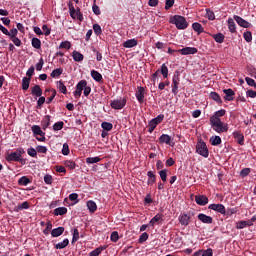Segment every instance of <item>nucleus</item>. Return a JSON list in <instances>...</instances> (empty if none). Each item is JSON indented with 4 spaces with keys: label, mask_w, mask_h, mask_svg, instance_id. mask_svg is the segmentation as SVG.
<instances>
[{
    "label": "nucleus",
    "mask_w": 256,
    "mask_h": 256,
    "mask_svg": "<svg viewBox=\"0 0 256 256\" xmlns=\"http://www.w3.org/2000/svg\"><path fill=\"white\" fill-rule=\"evenodd\" d=\"M223 93L225 94L224 99L225 101H233L235 98V91L233 89H224Z\"/></svg>",
    "instance_id": "obj_15"
},
{
    "label": "nucleus",
    "mask_w": 256,
    "mask_h": 256,
    "mask_svg": "<svg viewBox=\"0 0 256 256\" xmlns=\"http://www.w3.org/2000/svg\"><path fill=\"white\" fill-rule=\"evenodd\" d=\"M32 47L34 49H41V40L39 38H32Z\"/></svg>",
    "instance_id": "obj_43"
},
{
    "label": "nucleus",
    "mask_w": 256,
    "mask_h": 256,
    "mask_svg": "<svg viewBox=\"0 0 256 256\" xmlns=\"http://www.w3.org/2000/svg\"><path fill=\"white\" fill-rule=\"evenodd\" d=\"M59 49H67V50L71 49V42L69 41L61 42L59 45Z\"/></svg>",
    "instance_id": "obj_47"
},
{
    "label": "nucleus",
    "mask_w": 256,
    "mask_h": 256,
    "mask_svg": "<svg viewBox=\"0 0 256 256\" xmlns=\"http://www.w3.org/2000/svg\"><path fill=\"white\" fill-rule=\"evenodd\" d=\"M23 155H25V149L22 147H19L14 152H10L5 156V159L8 163H11L13 161L18 163H23Z\"/></svg>",
    "instance_id": "obj_1"
},
{
    "label": "nucleus",
    "mask_w": 256,
    "mask_h": 256,
    "mask_svg": "<svg viewBox=\"0 0 256 256\" xmlns=\"http://www.w3.org/2000/svg\"><path fill=\"white\" fill-rule=\"evenodd\" d=\"M249 173H251V168H243L240 171V177H247V175H249Z\"/></svg>",
    "instance_id": "obj_59"
},
{
    "label": "nucleus",
    "mask_w": 256,
    "mask_h": 256,
    "mask_svg": "<svg viewBox=\"0 0 256 256\" xmlns=\"http://www.w3.org/2000/svg\"><path fill=\"white\" fill-rule=\"evenodd\" d=\"M91 77L97 83H101L103 81V75H101V73H99L97 70H92L91 71Z\"/></svg>",
    "instance_id": "obj_20"
},
{
    "label": "nucleus",
    "mask_w": 256,
    "mask_h": 256,
    "mask_svg": "<svg viewBox=\"0 0 256 256\" xmlns=\"http://www.w3.org/2000/svg\"><path fill=\"white\" fill-rule=\"evenodd\" d=\"M234 139L237 140L238 145H244L245 144V136L241 134L240 132H234L233 133Z\"/></svg>",
    "instance_id": "obj_18"
},
{
    "label": "nucleus",
    "mask_w": 256,
    "mask_h": 256,
    "mask_svg": "<svg viewBox=\"0 0 256 256\" xmlns=\"http://www.w3.org/2000/svg\"><path fill=\"white\" fill-rule=\"evenodd\" d=\"M170 23H172L173 25H176V28L181 30L187 29V27H189V23H187V20L185 19V17L181 15H174L170 19Z\"/></svg>",
    "instance_id": "obj_3"
},
{
    "label": "nucleus",
    "mask_w": 256,
    "mask_h": 256,
    "mask_svg": "<svg viewBox=\"0 0 256 256\" xmlns=\"http://www.w3.org/2000/svg\"><path fill=\"white\" fill-rule=\"evenodd\" d=\"M31 95H33V97H41V95H43V90L41 89V86L35 85L34 87H32Z\"/></svg>",
    "instance_id": "obj_16"
},
{
    "label": "nucleus",
    "mask_w": 256,
    "mask_h": 256,
    "mask_svg": "<svg viewBox=\"0 0 256 256\" xmlns=\"http://www.w3.org/2000/svg\"><path fill=\"white\" fill-rule=\"evenodd\" d=\"M69 153H70L69 144L68 143H64L63 144V148H62V154L69 155Z\"/></svg>",
    "instance_id": "obj_62"
},
{
    "label": "nucleus",
    "mask_w": 256,
    "mask_h": 256,
    "mask_svg": "<svg viewBox=\"0 0 256 256\" xmlns=\"http://www.w3.org/2000/svg\"><path fill=\"white\" fill-rule=\"evenodd\" d=\"M125 105H127V99H125V98L112 100L110 102V107L112 109H116V110L123 109V107H125Z\"/></svg>",
    "instance_id": "obj_7"
},
{
    "label": "nucleus",
    "mask_w": 256,
    "mask_h": 256,
    "mask_svg": "<svg viewBox=\"0 0 256 256\" xmlns=\"http://www.w3.org/2000/svg\"><path fill=\"white\" fill-rule=\"evenodd\" d=\"M60 75H63V68H57V69H54L51 74H50V77H60Z\"/></svg>",
    "instance_id": "obj_40"
},
{
    "label": "nucleus",
    "mask_w": 256,
    "mask_h": 256,
    "mask_svg": "<svg viewBox=\"0 0 256 256\" xmlns=\"http://www.w3.org/2000/svg\"><path fill=\"white\" fill-rule=\"evenodd\" d=\"M237 208H228L227 210H226V213H225V215H229V216H231V215H235V213H237Z\"/></svg>",
    "instance_id": "obj_64"
},
{
    "label": "nucleus",
    "mask_w": 256,
    "mask_h": 256,
    "mask_svg": "<svg viewBox=\"0 0 256 256\" xmlns=\"http://www.w3.org/2000/svg\"><path fill=\"white\" fill-rule=\"evenodd\" d=\"M210 125L216 133H227L229 126L221 121V119L210 118Z\"/></svg>",
    "instance_id": "obj_2"
},
{
    "label": "nucleus",
    "mask_w": 256,
    "mask_h": 256,
    "mask_svg": "<svg viewBox=\"0 0 256 256\" xmlns=\"http://www.w3.org/2000/svg\"><path fill=\"white\" fill-rule=\"evenodd\" d=\"M31 131H32L34 137H37V135H40V136L45 135V132H43V130H41V127L39 125H33L31 127Z\"/></svg>",
    "instance_id": "obj_21"
},
{
    "label": "nucleus",
    "mask_w": 256,
    "mask_h": 256,
    "mask_svg": "<svg viewBox=\"0 0 256 256\" xmlns=\"http://www.w3.org/2000/svg\"><path fill=\"white\" fill-rule=\"evenodd\" d=\"M245 81L247 83V85H249L250 87H256V83L255 80L250 78V77H246Z\"/></svg>",
    "instance_id": "obj_60"
},
{
    "label": "nucleus",
    "mask_w": 256,
    "mask_h": 256,
    "mask_svg": "<svg viewBox=\"0 0 256 256\" xmlns=\"http://www.w3.org/2000/svg\"><path fill=\"white\" fill-rule=\"evenodd\" d=\"M174 5H175V0H166L165 10L169 11V9H171V7H173Z\"/></svg>",
    "instance_id": "obj_55"
},
{
    "label": "nucleus",
    "mask_w": 256,
    "mask_h": 256,
    "mask_svg": "<svg viewBox=\"0 0 256 256\" xmlns=\"http://www.w3.org/2000/svg\"><path fill=\"white\" fill-rule=\"evenodd\" d=\"M101 127L104 131H111V129H113V124L110 122H102Z\"/></svg>",
    "instance_id": "obj_44"
},
{
    "label": "nucleus",
    "mask_w": 256,
    "mask_h": 256,
    "mask_svg": "<svg viewBox=\"0 0 256 256\" xmlns=\"http://www.w3.org/2000/svg\"><path fill=\"white\" fill-rule=\"evenodd\" d=\"M159 141H160V143H165L166 145H171V136H169L168 134H162L159 137Z\"/></svg>",
    "instance_id": "obj_23"
},
{
    "label": "nucleus",
    "mask_w": 256,
    "mask_h": 256,
    "mask_svg": "<svg viewBox=\"0 0 256 256\" xmlns=\"http://www.w3.org/2000/svg\"><path fill=\"white\" fill-rule=\"evenodd\" d=\"M87 207L90 213H95L97 211V203H95L93 200H89L87 202Z\"/></svg>",
    "instance_id": "obj_24"
},
{
    "label": "nucleus",
    "mask_w": 256,
    "mask_h": 256,
    "mask_svg": "<svg viewBox=\"0 0 256 256\" xmlns=\"http://www.w3.org/2000/svg\"><path fill=\"white\" fill-rule=\"evenodd\" d=\"M63 125H65V123H63V121L56 122V123L53 125L54 131H61V129H63Z\"/></svg>",
    "instance_id": "obj_51"
},
{
    "label": "nucleus",
    "mask_w": 256,
    "mask_h": 256,
    "mask_svg": "<svg viewBox=\"0 0 256 256\" xmlns=\"http://www.w3.org/2000/svg\"><path fill=\"white\" fill-rule=\"evenodd\" d=\"M54 215L58 217V215H66L67 213V208L66 207H58L54 209Z\"/></svg>",
    "instance_id": "obj_29"
},
{
    "label": "nucleus",
    "mask_w": 256,
    "mask_h": 256,
    "mask_svg": "<svg viewBox=\"0 0 256 256\" xmlns=\"http://www.w3.org/2000/svg\"><path fill=\"white\" fill-rule=\"evenodd\" d=\"M77 241H79V230L76 228L73 232L72 243H77Z\"/></svg>",
    "instance_id": "obj_57"
},
{
    "label": "nucleus",
    "mask_w": 256,
    "mask_h": 256,
    "mask_svg": "<svg viewBox=\"0 0 256 256\" xmlns=\"http://www.w3.org/2000/svg\"><path fill=\"white\" fill-rule=\"evenodd\" d=\"M68 9H69V13H70V17L72 19H78V21H83V13H81V9L77 8L75 9V6H73V3H70L68 5Z\"/></svg>",
    "instance_id": "obj_5"
},
{
    "label": "nucleus",
    "mask_w": 256,
    "mask_h": 256,
    "mask_svg": "<svg viewBox=\"0 0 256 256\" xmlns=\"http://www.w3.org/2000/svg\"><path fill=\"white\" fill-rule=\"evenodd\" d=\"M147 175H148V181H147L148 185H153V183H155L156 181L155 173H153V171H148Z\"/></svg>",
    "instance_id": "obj_31"
},
{
    "label": "nucleus",
    "mask_w": 256,
    "mask_h": 256,
    "mask_svg": "<svg viewBox=\"0 0 256 256\" xmlns=\"http://www.w3.org/2000/svg\"><path fill=\"white\" fill-rule=\"evenodd\" d=\"M17 33H19L17 28H12L8 34L9 39H13V38L17 37Z\"/></svg>",
    "instance_id": "obj_58"
},
{
    "label": "nucleus",
    "mask_w": 256,
    "mask_h": 256,
    "mask_svg": "<svg viewBox=\"0 0 256 256\" xmlns=\"http://www.w3.org/2000/svg\"><path fill=\"white\" fill-rule=\"evenodd\" d=\"M69 245V239L65 238L62 242L55 245V249H65Z\"/></svg>",
    "instance_id": "obj_34"
},
{
    "label": "nucleus",
    "mask_w": 256,
    "mask_h": 256,
    "mask_svg": "<svg viewBox=\"0 0 256 256\" xmlns=\"http://www.w3.org/2000/svg\"><path fill=\"white\" fill-rule=\"evenodd\" d=\"M72 57L74 61H77V62H81L84 59L83 54H81L79 51H76V50L72 52Z\"/></svg>",
    "instance_id": "obj_25"
},
{
    "label": "nucleus",
    "mask_w": 256,
    "mask_h": 256,
    "mask_svg": "<svg viewBox=\"0 0 256 256\" xmlns=\"http://www.w3.org/2000/svg\"><path fill=\"white\" fill-rule=\"evenodd\" d=\"M65 233V227H58L51 230V237H61V234Z\"/></svg>",
    "instance_id": "obj_17"
},
{
    "label": "nucleus",
    "mask_w": 256,
    "mask_h": 256,
    "mask_svg": "<svg viewBox=\"0 0 256 256\" xmlns=\"http://www.w3.org/2000/svg\"><path fill=\"white\" fill-rule=\"evenodd\" d=\"M228 28L230 33H236L237 32V27L235 25V21H233L232 18L228 19Z\"/></svg>",
    "instance_id": "obj_27"
},
{
    "label": "nucleus",
    "mask_w": 256,
    "mask_h": 256,
    "mask_svg": "<svg viewBox=\"0 0 256 256\" xmlns=\"http://www.w3.org/2000/svg\"><path fill=\"white\" fill-rule=\"evenodd\" d=\"M160 178L165 183L167 181V169H163L159 171Z\"/></svg>",
    "instance_id": "obj_56"
},
{
    "label": "nucleus",
    "mask_w": 256,
    "mask_h": 256,
    "mask_svg": "<svg viewBox=\"0 0 256 256\" xmlns=\"http://www.w3.org/2000/svg\"><path fill=\"white\" fill-rule=\"evenodd\" d=\"M172 93L173 95L179 93V82H172Z\"/></svg>",
    "instance_id": "obj_53"
},
{
    "label": "nucleus",
    "mask_w": 256,
    "mask_h": 256,
    "mask_svg": "<svg viewBox=\"0 0 256 256\" xmlns=\"http://www.w3.org/2000/svg\"><path fill=\"white\" fill-rule=\"evenodd\" d=\"M29 85H31V78L24 77L22 79V89H23V91H27V89H29Z\"/></svg>",
    "instance_id": "obj_28"
},
{
    "label": "nucleus",
    "mask_w": 256,
    "mask_h": 256,
    "mask_svg": "<svg viewBox=\"0 0 256 256\" xmlns=\"http://www.w3.org/2000/svg\"><path fill=\"white\" fill-rule=\"evenodd\" d=\"M208 209H211V211H216V213H220L221 215H225L226 213L225 206L223 204H210Z\"/></svg>",
    "instance_id": "obj_9"
},
{
    "label": "nucleus",
    "mask_w": 256,
    "mask_h": 256,
    "mask_svg": "<svg viewBox=\"0 0 256 256\" xmlns=\"http://www.w3.org/2000/svg\"><path fill=\"white\" fill-rule=\"evenodd\" d=\"M163 219V216L161 214H157L150 220V225H155V223H159Z\"/></svg>",
    "instance_id": "obj_46"
},
{
    "label": "nucleus",
    "mask_w": 256,
    "mask_h": 256,
    "mask_svg": "<svg viewBox=\"0 0 256 256\" xmlns=\"http://www.w3.org/2000/svg\"><path fill=\"white\" fill-rule=\"evenodd\" d=\"M196 153L201 155V157H205L206 159L209 157V149L207 148V144L204 141H199L196 144Z\"/></svg>",
    "instance_id": "obj_4"
},
{
    "label": "nucleus",
    "mask_w": 256,
    "mask_h": 256,
    "mask_svg": "<svg viewBox=\"0 0 256 256\" xmlns=\"http://www.w3.org/2000/svg\"><path fill=\"white\" fill-rule=\"evenodd\" d=\"M105 251V247H98L89 253V256H99L100 253Z\"/></svg>",
    "instance_id": "obj_38"
},
{
    "label": "nucleus",
    "mask_w": 256,
    "mask_h": 256,
    "mask_svg": "<svg viewBox=\"0 0 256 256\" xmlns=\"http://www.w3.org/2000/svg\"><path fill=\"white\" fill-rule=\"evenodd\" d=\"M65 165H66V167H68L69 169H75V167H76V164H75V162H74L73 160H67V161L65 162Z\"/></svg>",
    "instance_id": "obj_61"
},
{
    "label": "nucleus",
    "mask_w": 256,
    "mask_h": 256,
    "mask_svg": "<svg viewBox=\"0 0 256 256\" xmlns=\"http://www.w3.org/2000/svg\"><path fill=\"white\" fill-rule=\"evenodd\" d=\"M23 209H29V202L25 201L15 206L14 211H23Z\"/></svg>",
    "instance_id": "obj_30"
},
{
    "label": "nucleus",
    "mask_w": 256,
    "mask_h": 256,
    "mask_svg": "<svg viewBox=\"0 0 256 256\" xmlns=\"http://www.w3.org/2000/svg\"><path fill=\"white\" fill-rule=\"evenodd\" d=\"M172 82L173 83H180L181 82V73H179V71H176L174 73V76L172 78Z\"/></svg>",
    "instance_id": "obj_49"
},
{
    "label": "nucleus",
    "mask_w": 256,
    "mask_h": 256,
    "mask_svg": "<svg viewBox=\"0 0 256 256\" xmlns=\"http://www.w3.org/2000/svg\"><path fill=\"white\" fill-rule=\"evenodd\" d=\"M211 141V145L217 146V145H221V137L219 136H212L210 138Z\"/></svg>",
    "instance_id": "obj_42"
},
{
    "label": "nucleus",
    "mask_w": 256,
    "mask_h": 256,
    "mask_svg": "<svg viewBox=\"0 0 256 256\" xmlns=\"http://www.w3.org/2000/svg\"><path fill=\"white\" fill-rule=\"evenodd\" d=\"M195 201H196L197 205H201L203 207V206L207 205V203H209V198H207V196H205V195H196Z\"/></svg>",
    "instance_id": "obj_14"
},
{
    "label": "nucleus",
    "mask_w": 256,
    "mask_h": 256,
    "mask_svg": "<svg viewBox=\"0 0 256 256\" xmlns=\"http://www.w3.org/2000/svg\"><path fill=\"white\" fill-rule=\"evenodd\" d=\"M53 229V224L51 221H48L46 224V228L43 230L44 235H49V232Z\"/></svg>",
    "instance_id": "obj_50"
},
{
    "label": "nucleus",
    "mask_w": 256,
    "mask_h": 256,
    "mask_svg": "<svg viewBox=\"0 0 256 256\" xmlns=\"http://www.w3.org/2000/svg\"><path fill=\"white\" fill-rule=\"evenodd\" d=\"M27 153L30 157H37V149L35 150V148H29Z\"/></svg>",
    "instance_id": "obj_63"
},
{
    "label": "nucleus",
    "mask_w": 256,
    "mask_h": 256,
    "mask_svg": "<svg viewBox=\"0 0 256 256\" xmlns=\"http://www.w3.org/2000/svg\"><path fill=\"white\" fill-rule=\"evenodd\" d=\"M135 95H136V99L139 103H144V101H145V88H143L142 86H139Z\"/></svg>",
    "instance_id": "obj_12"
},
{
    "label": "nucleus",
    "mask_w": 256,
    "mask_h": 256,
    "mask_svg": "<svg viewBox=\"0 0 256 256\" xmlns=\"http://www.w3.org/2000/svg\"><path fill=\"white\" fill-rule=\"evenodd\" d=\"M56 87L60 91V93H63V95H67V86H65L62 80L56 82Z\"/></svg>",
    "instance_id": "obj_22"
},
{
    "label": "nucleus",
    "mask_w": 256,
    "mask_h": 256,
    "mask_svg": "<svg viewBox=\"0 0 256 256\" xmlns=\"http://www.w3.org/2000/svg\"><path fill=\"white\" fill-rule=\"evenodd\" d=\"M197 48L195 47H185L182 49L177 50V53H180L182 55H195L197 53Z\"/></svg>",
    "instance_id": "obj_11"
},
{
    "label": "nucleus",
    "mask_w": 256,
    "mask_h": 256,
    "mask_svg": "<svg viewBox=\"0 0 256 256\" xmlns=\"http://www.w3.org/2000/svg\"><path fill=\"white\" fill-rule=\"evenodd\" d=\"M29 183H31V180L29 178H27V176H22L18 180V185H24V187H26V185H28Z\"/></svg>",
    "instance_id": "obj_39"
},
{
    "label": "nucleus",
    "mask_w": 256,
    "mask_h": 256,
    "mask_svg": "<svg viewBox=\"0 0 256 256\" xmlns=\"http://www.w3.org/2000/svg\"><path fill=\"white\" fill-rule=\"evenodd\" d=\"M87 85V81L86 80H81L77 85H76V89H78V91H82L85 89Z\"/></svg>",
    "instance_id": "obj_45"
},
{
    "label": "nucleus",
    "mask_w": 256,
    "mask_h": 256,
    "mask_svg": "<svg viewBox=\"0 0 256 256\" xmlns=\"http://www.w3.org/2000/svg\"><path fill=\"white\" fill-rule=\"evenodd\" d=\"M210 99H213V101H216V103H223V100H221V96H219L217 92H211Z\"/></svg>",
    "instance_id": "obj_35"
},
{
    "label": "nucleus",
    "mask_w": 256,
    "mask_h": 256,
    "mask_svg": "<svg viewBox=\"0 0 256 256\" xmlns=\"http://www.w3.org/2000/svg\"><path fill=\"white\" fill-rule=\"evenodd\" d=\"M163 119H165V115L159 114L156 118H153L149 123H148V131L152 133L155 131V128L159 123L163 122Z\"/></svg>",
    "instance_id": "obj_6"
},
{
    "label": "nucleus",
    "mask_w": 256,
    "mask_h": 256,
    "mask_svg": "<svg viewBox=\"0 0 256 256\" xmlns=\"http://www.w3.org/2000/svg\"><path fill=\"white\" fill-rule=\"evenodd\" d=\"M198 220L201 221V223H205L206 225H211V223H213V217L203 213L198 214Z\"/></svg>",
    "instance_id": "obj_13"
},
{
    "label": "nucleus",
    "mask_w": 256,
    "mask_h": 256,
    "mask_svg": "<svg viewBox=\"0 0 256 256\" xmlns=\"http://www.w3.org/2000/svg\"><path fill=\"white\" fill-rule=\"evenodd\" d=\"M137 44H138L137 40L133 38V39L126 40L123 43V47H125L126 49H131L133 47H137Z\"/></svg>",
    "instance_id": "obj_19"
},
{
    "label": "nucleus",
    "mask_w": 256,
    "mask_h": 256,
    "mask_svg": "<svg viewBox=\"0 0 256 256\" xmlns=\"http://www.w3.org/2000/svg\"><path fill=\"white\" fill-rule=\"evenodd\" d=\"M234 21H236L240 27H244V29H249V27H251V23L247 22L245 19L238 15H234Z\"/></svg>",
    "instance_id": "obj_10"
},
{
    "label": "nucleus",
    "mask_w": 256,
    "mask_h": 256,
    "mask_svg": "<svg viewBox=\"0 0 256 256\" xmlns=\"http://www.w3.org/2000/svg\"><path fill=\"white\" fill-rule=\"evenodd\" d=\"M93 31L96 35H101L103 33V30L101 29V26L99 24L93 25Z\"/></svg>",
    "instance_id": "obj_52"
},
{
    "label": "nucleus",
    "mask_w": 256,
    "mask_h": 256,
    "mask_svg": "<svg viewBox=\"0 0 256 256\" xmlns=\"http://www.w3.org/2000/svg\"><path fill=\"white\" fill-rule=\"evenodd\" d=\"M213 39L216 43H223V41H225V35H223V33H217L213 35Z\"/></svg>",
    "instance_id": "obj_32"
},
{
    "label": "nucleus",
    "mask_w": 256,
    "mask_h": 256,
    "mask_svg": "<svg viewBox=\"0 0 256 256\" xmlns=\"http://www.w3.org/2000/svg\"><path fill=\"white\" fill-rule=\"evenodd\" d=\"M192 28L194 29V31H196V33H198V35H201V33H203L204 31L203 26L199 22L193 23Z\"/></svg>",
    "instance_id": "obj_26"
},
{
    "label": "nucleus",
    "mask_w": 256,
    "mask_h": 256,
    "mask_svg": "<svg viewBox=\"0 0 256 256\" xmlns=\"http://www.w3.org/2000/svg\"><path fill=\"white\" fill-rule=\"evenodd\" d=\"M147 239H149V234L147 232H144L140 235L139 237V243H145V241H147Z\"/></svg>",
    "instance_id": "obj_54"
},
{
    "label": "nucleus",
    "mask_w": 256,
    "mask_h": 256,
    "mask_svg": "<svg viewBox=\"0 0 256 256\" xmlns=\"http://www.w3.org/2000/svg\"><path fill=\"white\" fill-rule=\"evenodd\" d=\"M243 38L247 43H251V41H253V34L251 31H246L243 33Z\"/></svg>",
    "instance_id": "obj_41"
},
{
    "label": "nucleus",
    "mask_w": 256,
    "mask_h": 256,
    "mask_svg": "<svg viewBox=\"0 0 256 256\" xmlns=\"http://www.w3.org/2000/svg\"><path fill=\"white\" fill-rule=\"evenodd\" d=\"M110 239L113 243H117V241H119V232L118 231L112 232Z\"/></svg>",
    "instance_id": "obj_48"
},
{
    "label": "nucleus",
    "mask_w": 256,
    "mask_h": 256,
    "mask_svg": "<svg viewBox=\"0 0 256 256\" xmlns=\"http://www.w3.org/2000/svg\"><path fill=\"white\" fill-rule=\"evenodd\" d=\"M225 109H221L215 112L213 116L210 117V119H221L220 117L225 116Z\"/></svg>",
    "instance_id": "obj_33"
},
{
    "label": "nucleus",
    "mask_w": 256,
    "mask_h": 256,
    "mask_svg": "<svg viewBox=\"0 0 256 256\" xmlns=\"http://www.w3.org/2000/svg\"><path fill=\"white\" fill-rule=\"evenodd\" d=\"M160 72L163 75L164 79H167V77H169V68H167L166 64H162Z\"/></svg>",
    "instance_id": "obj_36"
},
{
    "label": "nucleus",
    "mask_w": 256,
    "mask_h": 256,
    "mask_svg": "<svg viewBox=\"0 0 256 256\" xmlns=\"http://www.w3.org/2000/svg\"><path fill=\"white\" fill-rule=\"evenodd\" d=\"M193 215L194 214L191 212L184 213V214L180 215L178 218L180 225L187 227V225H189V223H191V218L193 217Z\"/></svg>",
    "instance_id": "obj_8"
},
{
    "label": "nucleus",
    "mask_w": 256,
    "mask_h": 256,
    "mask_svg": "<svg viewBox=\"0 0 256 256\" xmlns=\"http://www.w3.org/2000/svg\"><path fill=\"white\" fill-rule=\"evenodd\" d=\"M99 161H101V159L99 158V156L86 158V163H87L88 165H93L94 163H99Z\"/></svg>",
    "instance_id": "obj_37"
}]
</instances>
